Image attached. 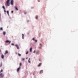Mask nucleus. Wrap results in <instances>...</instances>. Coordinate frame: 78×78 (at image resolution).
<instances>
[{"instance_id": "obj_27", "label": "nucleus", "mask_w": 78, "mask_h": 78, "mask_svg": "<svg viewBox=\"0 0 78 78\" xmlns=\"http://www.w3.org/2000/svg\"><path fill=\"white\" fill-rule=\"evenodd\" d=\"M28 51H27L26 52V55H27V54H28Z\"/></svg>"}, {"instance_id": "obj_15", "label": "nucleus", "mask_w": 78, "mask_h": 78, "mask_svg": "<svg viewBox=\"0 0 78 78\" xmlns=\"http://www.w3.org/2000/svg\"><path fill=\"white\" fill-rule=\"evenodd\" d=\"M30 52H31V51H32V48H31V47L30 49Z\"/></svg>"}, {"instance_id": "obj_9", "label": "nucleus", "mask_w": 78, "mask_h": 78, "mask_svg": "<svg viewBox=\"0 0 78 78\" xmlns=\"http://www.w3.org/2000/svg\"><path fill=\"white\" fill-rule=\"evenodd\" d=\"M1 58L2 59H4V55H2L1 56Z\"/></svg>"}, {"instance_id": "obj_2", "label": "nucleus", "mask_w": 78, "mask_h": 78, "mask_svg": "<svg viewBox=\"0 0 78 78\" xmlns=\"http://www.w3.org/2000/svg\"><path fill=\"white\" fill-rule=\"evenodd\" d=\"M0 76H1V78H3V76H4V75H3V74H2V73H1L0 74Z\"/></svg>"}, {"instance_id": "obj_24", "label": "nucleus", "mask_w": 78, "mask_h": 78, "mask_svg": "<svg viewBox=\"0 0 78 78\" xmlns=\"http://www.w3.org/2000/svg\"><path fill=\"white\" fill-rule=\"evenodd\" d=\"M37 18H38V16H36V19H37Z\"/></svg>"}, {"instance_id": "obj_23", "label": "nucleus", "mask_w": 78, "mask_h": 78, "mask_svg": "<svg viewBox=\"0 0 78 78\" xmlns=\"http://www.w3.org/2000/svg\"><path fill=\"white\" fill-rule=\"evenodd\" d=\"M25 60V59L24 58H22V61H24Z\"/></svg>"}, {"instance_id": "obj_13", "label": "nucleus", "mask_w": 78, "mask_h": 78, "mask_svg": "<svg viewBox=\"0 0 78 78\" xmlns=\"http://www.w3.org/2000/svg\"><path fill=\"white\" fill-rule=\"evenodd\" d=\"M41 64H42V63H40L39 64V65H38V67H40L41 66Z\"/></svg>"}, {"instance_id": "obj_21", "label": "nucleus", "mask_w": 78, "mask_h": 78, "mask_svg": "<svg viewBox=\"0 0 78 78\" xmlns=\"http://www.w3.org/2000/svg\"><path fill=\"white\" fill-rule=\"evenodd\" d=\"M7 12L8 15H9V11H7Z\"/></svg>"}, {"instance_id": "obj_35", "label": "nucleus", "mask_w": 78, "mask_h": 78, "mask_svg": "<svg viewBox=\"0 0 78 78\" xmlns=\"http://www.w3.org/2000/svg\"><path fill=\"white\" fill-rule=\"evenodd\" d=\"M39 61H41V59H39Z\"/></svg>"}, {"instance_id": "obj_33", "label": "nucleus", "mask_w": 78, "mask_h": 78, "mask_svg": "<svg viewBox=\"0 0 78 78\" xmlns=\"http://www.w3.org/2000/svg\"><path fill=\"white\" fill-rule=\"evenodd\" d=\"M12 45H14L13 44H12Z\"/></svg>"}, {"instance_id": "obj_30", "label": "nucleus", "mask_w": 78, "mask_h": 78, "mask_svg": "<svg viewBox=\"0 0 78 78\" xmlns=\"http://www.w3.org/2000/svg\"><path fill=\"white\" fill-rule=\"evenodd\" d=\"M34 41H35V42H37V40H35Z\"/></svg>"}, {"instance_id": "obj_39", "label": "nucleus", "mask_w": 78, "mask_h": 78, "mask_svg": "<svg viewBox=\"0 0 78 78\" xmlns=\"http://www.w3.org/2000/svg\"><path fill=\"white\" fill-rule=\"evenodd\" d=\"M0 51H1V50H0Z\"/></svg>"}, {"instance_id": "obj_11", "label": "nucleus", "mask_w": 78, "mask_h": 78, "mask_svg": "<svg viewBox=\"0 0 78 78\" xmlns=\"http://www.w3.org/2000/svg\"><path fill=\"white\" fill-rule=\"evenodd\" d=\"M15 9L16 10V11H18V10H19V9H17V8L16 7H15Z\"/></svg>"}, {"instance_id": "obj_16", "label": "nucleus", "mask_w": 78, "mask_h": 78, "mask_svg": "<svg viewBox=\"0 0 78 78\" xmlns=\"http://www.w3.org/2000/svg\"><path fill=\"white\" fill-rule=\"evenodd\" d=\"M22 36L23 39H24V38L23 37H24V35H23V34H22Z\"/></svg>"}, {"instance_id": "obj_28", "label": "nucleus", "mask_w": 78, "mask_h": 78, "mask_svg": "<svg viewBox=\"0 0 78 78\" xmlns=\"http://www.w3.org/2000/svg\"><path fill=\"white\" fill-rule=\"evenodd\" d=\"M32 40H33L34 41H35V40H34V38H33L32 39Z\"/></svg>"}, {"instance_id": "obj_20", "label": "nucleus", "mask_w": 78, "mask_h": 78, "mask_svg": "<svg viewBox=\"0 0 78 78\" xmlns=\"http://www.w3.org/2000/svg\"><path fill=\"white\" fill-rule=\"evenodd\" d=\"M18 55L19 56H21V54H20L19 53L18 54Z\"/></svg>"}, {"instance_id": "obj_14", "label": "nucleus", "mask_w": 78, "mask_h": 78, "mask_svg": "<svg viewBox=\"0 0 78 78\" xmlns=\"http://www.w3.org/2000/svg\"><path fill=\"white\" fill-rule=\"evenodd\" d=\"M40 73H43V70H41L40 71Z\"/></svg>"}, {"instance_id": "obj_1", "label": "nucleus", "mask_w": 78, "mask_h": 78, "mask_svg": "<svg viewBox=\"0 0 78 78\" xmlns=\"http://www.w3.org/2000/svg\"><path fill=\"white\" fill-rule=\"evenodd\" d=\"M9 0H7L6 2V5L7 6H9Z\"/></svg>"}, {"instance_id": "obj_38", "label": "nucleus", "mask_w": 78, "mask_h": 78, "mask_svg": "<svg viewBox=\"0 0 78 78\" xmlns=\"http://www.w3.org/2000/svg\"><path fill=\"white\" fill-rule=\"evenodd\" d=\"M35 72H36L35 71L34 72V73H35Z\"/></svg>"}, {"instance_id": "obj_8", "label": "nucleus", "mask_w": 78, "mask_h": 78, "mask_svg": "<svg viewBox=\"0 0 78 78\" xmlns=\"http://www.w3.org/2000/svg\"><path fill=\"white\" fill-rule=\"evenodd\" d=\"M20 67H19V68H18L17 69V72H19V70H20Z\"/></svg>"}, {"instance_id": "obj_5", "label": "nucleus", "mask_w": 78, "mask_h": 78, "mask_svg": "<svg viewBox=\"0 0 78 78\" xmlns=\"http://www.w3.org/2000/svg\"><path fill=\"white\" fill-rule=\"evenodd\" d=\"M15 46L17 49H19V46L17 45V44L15 45Z\"/></svg>"}, {"instance_id": "obj_37", "label": "nucleus", "mask_w": 78, "mask_h": 78, "mask_svg": "<svg viewBox=\"0 0 78 78\" xmlns=\"http://www.w3.org/2000/svg\"><path fill=\"white\" fill-rule=\"evenodd\" d=\"M38 2H39V0H38Z\"/></svg>"}, {"instance_id": "obj_36", "label": "nucleus", "mask_w": 78, "mask_h": 78, "mask_svg": "<svg viewBox=\"0 0 78 78\" xmlns=\"http://www.w3.org/2000/svg\"><path fill=\"white\" fill-rule=\"evenodd\" d=\"M33 75H34V73H33Z\"/></svg>"}, {"instance_id": "obj_26", "label": "nucleus", "mask_w": 78, "mask_h": 78, "mask_svg": "<svg viewBox=\"0 0 78 78\" xmlns=\"http://www.w3.org/2000/svg\"><path fill=\"white\" fill-rule=\"evenodd\" d=\"M22 66V63H20V66Z\"/></svg>"}, {"instance_id": "obj_4", "label": "nucleus", "mask_w": 78, "mask_h": 78, "mask_svg": "<svg viewBox=\"0 0 78 78\" xmlns=\"http://www.w3.org/2000/svg\"><path fill=\"white\" fill-rule=\"evenodd\" d=\"M40 46L38 47V48H39V49H41L42 47V44H40Z\"/></svg>"}, {"instance_id": "obj_32", "label": "nucleus", "mask_w": 78, "mask_h": 78, "mask_svg": "<svg viewBox=\"0 0 78 78\" xmlns=\"http://www.w3.org/2000/svg\"><path fill=\"white\" fill-rule=\"evenodd\" d=\"M4 11L5 12H6V10H4Z\"/></svg>"}, {"instance_id": "obj_3", "label": "nucleus", "mask_w": 78, "mask_h": 78, "mask_svg": "<svg viewBox=\"0 0 78 78\" xmlns=\"http://www.w3.org/2000/svg\"><path fill=\"white\" fill-rule=\"evenodd\" d=\"M40 53V51H37L36 52V54L37 55H39Z\"/></svg>"}, {"instance_id": "obj_17", "label": "nucleus", "mask_w": 78, "mask_h": 78, "mask_svg": "<svg viewBox=\"0 0 78 78\" xmlns=\"http://www.w3.org/2000/svg\"><path fill=\"white\" fill-rule=\"evenodd\" d=\"M2 8L4 9V10H5V6H2Z\"/></svg>"}, {"instance_id": "obj_12", "label": "nucleus", "mask_w": 78, "mask_h": 78, "mask_svg": "<svg viewBox=\"0 0 78 78\" xmlns=\"http://www.w3.org/2000/svg\"><path fill=\"white\" fill-rule=\"evenodd\" d=\"M3 65V64H2V62H1L0 63V67H1Z\"/></svg>"}, {"instance_id": "obj_29", "label": "nucleus", "mask_w": 78, "mask_h": 78, "mask_svg": "<svg viewBox=\"0 0 78 78\" xmlns=\"http://www.w3.org/2000/svg\"><path fill=\"white\" fill-rule=\"evenodd\" d=\"M35 52H36V51H34L33 53H35Z\"/></svg>"}, {"instance_id": "obj_7", "label": "nucleus", "mask_w": 78, "mask_h": 78, "mask_svg": "<svg viewBox=\"0 0 78 78\" xmlns=\"http://www.w3.org/2000/svg\"><path fill=\"white\" fill-rule=\"evenodd\" d=\"M8 53V51L7 50L6 51L5 53V55H6V54Z\"/></svg>"}, {"instance_id": "obj_22", "label": "nucleus", "mask_w": 78, "mask_h": 78, "mask_svg": "<svg viewBox=\"0 0 78 78\" xmlns=\"http://www.w3.org/2000/svg\"><path fill=\"white\" fill-rule=\"evenodd\" d=\"M3 72V70L2 69H1V71H0V73H1V72Z\"/></svg>"}, {"instance_id": "obj_19", "label": "nucleus", "mask_w": 78, "mask_h": 78, "mask_svg": "<svg viewBox=\"0 0 78 78\" xmlns=\"http://www.w3.org/2000/svg\"><path fill=\"white\" fill-rule=\"evenodd\" d=\"M30 58H29L28 60V62H29V63H30L31 62L30 61Z\"/></svg>"}, {"instance_id": "obj_31", "label": "nucleus", "mask_w": 78, "mask_h": 78, "mask_svg": "<svg viewBox=\"0 0 78 78\" xmlns=\"http://www.w3.org/2000/svg\"><path fill=\"white\" fill-rule=\"evenodd\" d=\"M11 13H13V11H11Z\"/></svg>"}, {"instance_id": "obj_34", "label": "nucleus", "mask_w": 78, "mask_h": 78, "mask_svg": "<svg viewBox=\"0 0 78 78\" xmlns=\"http://www.w3.org/2000/svg\"><path fill=\"white\" fill-rule=\"evenodd\" d=\"M24 14H27V12H24Z\"/></svg>"}, {"instance_id": "obj_10", "label": "nucleus", "mask_w": 78, "mask_h": 78, "mask_svg": "<svg viewBox=\"0 0 78 78\" xmlns=\"http://www.w3.org/2000/svg\"><path fill=\"white\" fill-rule=\"evenodd\" d=\"M13 0H12L11 1V4L12 5H13Z\"/></svg>"}, {"instance_id": "obj_25", "label": "nucleus", "mask_w": 78, "mask_h": 78, "mask_svg": "<svg viewBox=\"0 0 78 78\" xmlns=\"http://www.w3.org/2000/svg\"><path fill=\"white\" fill-rule=\"evenodd\" d=\"M0 30H3V28L2 27H1L0 28Z\"/></svg>"}, {"instance_id": "obj_6", "label": "nucleus", "mask_w": 78, "mask_h": 78, "mask_svg": "<svg viewBox=\"0 0 78 78\" xmlns=\"http://www.w3.org/2000/svg\"><path fill=\"white\" fill-rule=\"evenodd\" d=\"M5 42H6V43H8L9 42V44L10 43H11V41H9L8 40H7Z\"/></svg>"}, {"instance_id": "obj_18", "label": "nucleus", "mask_w": 78, "mask_h": 78, "mask_svg": "<svg viewBox=\"0 0 78 78\" xmlns=\"http://www.w3.org/2000/svg\"><path fill=\"white\" fill-rule=\"evenodd\" d=\"M3 34L4 35H5V34H6V32H3Z\"/></svg>"}]
</instances>
